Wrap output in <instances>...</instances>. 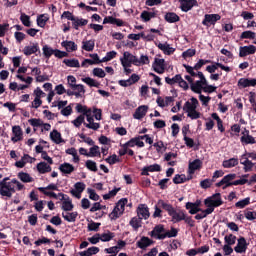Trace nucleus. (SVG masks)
<instances>
[{
    "instance_id": "55",
    "label": "nucleus",
    "mask_w": 256,
    "mask_h": 256,
    "mask_svg": "<svg viewBox=\"0 0 256 256\" xmlns=\"http://www.w3.org/2000/svg\"><path fill=\"white\" fill-rule=\"evenodd\" d=\"M42 51L43 55H45L47 58L51 57V55H55V50L47 45L43 46Z\"/></svg>"
},
{
    "instance_id": "57",
    "label": "nucleus",
    "mask_w": 256,
    "mask_h": 256,
    "mask_svg": "<svg viewBox=\"0 0 256 256\" xmlns=\"http://www.w3.org/2000/svg\"><path fill=\"white\" fill-rule=\"evenodd\" d=\"M72 123L76 127H81L83 123L85 124V115L78 116L75 120L72 121Z\"/></svg>"
},
{
    "instance_id": "47",
    "label": "nucleus",
    "mask_w": 256,
    "mask_h": 256,
    "mask_svg": "<svg viewBox=\"0 0 256 256\" xmlns=\"http://www.w3.org/2000/svg\"><path fill=\"white\" fill-rule=\"evenodd\" d=\"M211 213H213V209L211 208H207L206 210H201V213L197 214L195 216V219L197 220L205 219V217H207V215H211Z\"/></svg>"
},
{
    "instance_id": "20",
    "label": "nucleus",
    "mask_w": 256,
    "mask_h": 256,
    "mask_svg": "<svg viewBox=\"0 0 256 256\" xmlns=\"http://www.w3.org/2000/svg\"><path fill=\"white\" fill-rule=\"evenodd\" d=\"M86 120L88 123L84 122V125L87 129H92L93 131H97L101 127V124L95 122V118H93V116L86 118Z\"/></svg>"
},
{
    "instance_id": "22",
    "label": "nucleus",
    "mask_w": 256,
    "mask_h": 256,
    "mask_svg": "<svg viewBox=\"0 0 256 256\" xmlns=\"http://www.w3.org/2000/svg\"><path fill=\"white\" fill-rule=\"evenodd\" d=\"M59 171H61V173H64V175H71V173L75 171V167L70 163L65 162L59 166Z\"/></svg>"
},
{
    "instance_id": "36",
    "label": "nucleus",
    "mask_w": 256,
    "mask_h": 256,
    "mask_svg": "<svg viewBox=\"0 0 256 256\" xmlns=\"http://www.w3.org/2000/svg\"><path fill=\"white\" fill-rule=\"evenodd\" d=\"M83 83H86L89 87H96L99 88L101 86V83L97 82V80L91 78V77H85L82 78Z\"/></svg>"
},
{
    "instance_id": "42",
    "label": "nucleus",
    "mask_w": 256,
    "mask_h": 256,
    "mask_svg": "<svg viewBox=\"0 0 256 256\" xmlns=\"http://www.w3.org/2000/svg\"><path fill=\"white\" fill-rule=\"evenodd\" d=\"M126 145L130 147H135V145H137V147H145V143L141 141L138 137L132 138L129 142L126 143Z\"/></svg>"
},
{
    "instance_id": "3",
    "label": "nucleus",
    "mask_w": 256,
    "mask_h": 256,
    "mask_svg": "<svg viewBox=\"0 0 256 256\" xmlns=\"http://www.w3.org/2000/svg\"><path fill=\"white\" fill-rule=\"evenodd\" d=\"M204 205L207 209H212V213L215 211V207H221L223 205V200L221 199V194L216 193L204 200Z\"/></svg>"
},
{
    "instance_id": "4",
    "label": "nucleus",
    "mask_w": 256,
    "mask_h": 256,
    "mask_svg": "<svg viewBox=\"0 0 256 256\" xmlns=\"http://www.w3.org/2000/svg\"><path fill=\"white\" fill-rule=\"evenodd\" d=\"M198 79L200 80L191 84V89L194 93L201 94V91H203L205 85H207V79L205 78V75H203V72H198Z\"/></svg>"
},
{
    "instance_id": "41",
    "label": "nucleus",
    "mask_w": 256,
    "mask_h": 256,
    "mask_svg": "<svg viewBox=\"0 0 256 256\" xmlns=\"http://www.w3.org/2000/svg\"><path fill=\"white\" fill-rule=\"evenodd\" d=\"M63 63H65L67 67H75L77 69L81 67V65L79 64V60L77 59H64Z\"/></svg>"
},
{
    "instance_id": "38",
    "label": "nucleus",
    "mask_w": 256,
    "mask_h": 256,
    "mask_svg": "<svg viewBox=\"0 0 256 256\" xmlns=\"http://www.w3.org/2000/svg\"><path fill=\"white\" fill-rule=\"evenodd\" d=\"M241 142L245 143L246 145H254V143H256L255 138L249 135V132L243 134V136L241 137Z\"/></svg>"
},
{
    "instance_id": "29",
    "label": "nucleus",
    "mask_w": 256,
    "mask_h": 256,
    "mask_svg": "<svg viewBox=\"0 0 256 256\" xmlns=\"http://www.w3.org/2000/svg\"><path fill=\"white\" fill-rule=\"evenodd\" d=\"M186 209L189 210L190 215H195L201 211V208H199V204L197 203H186Z\"/></svg>"
},
{
    "instance_id": "56",
    "label": "nucleus",
    "mask_w": 256,
    "mask_h": 256,
    "mask_svg": "<svg viewBox=\"0 0 256 256\" xmlns=\"http://www.w3.org/2000/svg\"><path fill=\"white\" fill-rule=\"evenodd\" d=\"M185 181H187V177H185L184 174L175 175V177L173 178V183H175V185H179L180 183H185Z\"/></svg>"
},
{
    "instance_id": "11",
    "label": "nucleus",
    "mask_w": 256,
    "mask_h": 256,
    "mask_svg": "<svg viewBox=\"0 0 256 256\" xmlns=\"http://www.w3.org/2000/svg\"><path fill=\"white\" fill-rule=\"evenodd\" d=\"M180 2V8L184 13H187V11H191L195 5H197V0H179Z\"/></svg>"
},
{
    "instance_id": "43",
    "label": "nucleus",
    "mask_w": 256,
    "mask_h": 256,
    "mask_svg": "<svg viewBox=\"0 0 256 256\" xmlns=\"http://www.w3.org/2000/svg\"><path fill=\"white\" fill-rule=\"evenodd\" d=\"M48 21H49V16H47L46 14H41L37 18V25L38 27H45Z\"/></svg>"
},
{
    "instance_id": "63",
    "label": "nucleus",
    "mask_w": 256,
    "mask_h": 256,
    "mask_svg": "<svg viewBox=\"0 0 256 256\" xmlns=\"http://www.w3.org/2000/svg\"><path fill=\"white\" fill-rule=\"evenodd\" d=\"M68 85L71 89L77 87V78L75 76H68Z\"/></svg>"
},
{
    "instance_id": "18",
    "label": "nucleus",
    "mask_w": 256,
    "mask_h": 256,
    "mask_svg": "<svg viewBox=\"0 0 256 256\" xmlns=\"http://www.w3.org/2000/svg\"><path fill=\"white\" fill-rule=\"evenodd\" d=\"M202 165H203V162L200 159H196L192 162H189L188 173L190 175H193V173L199 170L202 167Z\"/></svg>"
},
{
    "instance_id": "10",
    "label": "nucleus",
    "mask_w": 256,
    "mask_h": 256,
    "mask_svg": "<svg viewBox=\"0 0 256 256\" xmlns=\"http://www.w3.org/2000/svg\"><path fill=\"white\" fill-rule=\"evenodd\" d=\"M221 16L219 14H206L204 16V20L202 21V24H204L206 27H209L210 25H215L216 21H220Z\"/></svg>"
},
{
    "instance_id": "30",
    "label": "nucleus",
    "mask_w": 256,
    "mask_h": 256,
    "mask_svg": "<svg viewBox=\"0 0 256 256\" xmlns=\"http://www.w3.org/2000/svg\"><path fill=\"white\" fill-rule=\"evenodd\" d=\"M72 91H74L75 97L79 99V97H83L85 95V86L82 84H77L74 88H72Z\"/></svg>"
},
{
    "instance_id": "12",
    "label": "nucleus",
    "mask_w": 256,
    "mask_h": 256,
    "mask_svg": "<svg viewBox=\"0 0 256 256\" xmlns=\"http://www.w3.org/2000/svg\"><path fill=\"white\" fill-rule=\"evenodd\" d=\"M58 195L60 197V201H63V211H73V202H71V199L69 197L65 198V194L63 193H59Z\"/></svg>"
},
{
    "instance_id": "35",
    "label": "nucleus",
    "mask_w": 256,
    "mask_h": 256,
    "mask_svg": "<svg viewBox=\"0 0 256 256\" xmlns=\"http://www.w3.org/2000/svg\"><path fill=\"white\" fill-rule=\"evenodd\" d=\"M88 23L89 21L83 18L74 17V20H73L74 29L76 30L79 29V27H85V25H87Z\"/></svg>"
},
{
    "instance_id": "19",
    "label": "nucleus",
    "mask_w": 256,
    "mask_h": 256,
    "mask_svg": "<svg viewBox=\"0 0 256 256\" xmlns=\"http://www.w3.org/2000/svg\"><path fill=\"white\" fill-rule=\"evenodd\" d=\"M244 159V161H243ZM241 165H244V171L245 173H249V171H251L253 169V167L255 166L254 163L251 162V160H249V158L246 157L245 154H243L241 156Z\"/></svg>"
},
{
    "instance_id": "62",
    "label": "nucleus",
    "mask_w": 256,
    "mask_h": 256,
    "mask_svg": "<svg viewBox=\"0 0 256 256\" xmlns=\"http://www.w3.org/2000/svg\"><path fill=\"white\" fill-rule=\"evenodd\" d=\"M87 193L89 195V199H92V201H99V196L95 193V190L88 188Z\"/></svg>"
},
{
    "instance_id": "9",
    "label": "nucleus",
    "mask_w": 256,
    "mask_h": 256,
    "mask_svg": "<svg viewBox=\"0 0 256 256\" xmlns=\"http://www.w3.org/2000/svg\"><path fill=\"white\" fill-rule=\"evenodd\" d=\"M235 177H237L236 174H228L220 182H218L216 184V186L222 187V189H227V187H231V185L233 184V182H231V181H233V179H235Z\"/></svg>"
},
{
    "instance_id": "5",
    "label": "nucleus",
    "mask_w": 256,
    "mask_h": 256,
    "mask_svg": "<svg viewBox=\"0 0 256 256\" xmlns=\"http://www.w3.org/2000/svg\"><path fill=\"white\" fill-rule=\"evenodd\" d=\"M120 61L123 67H131V65H137L139 63V58L135 57V55L130 52H124Z\"/></svg>"
},
{
    "instance_id": "37",
    "label": "nucleus",
    "mask_w": 256,
    "mask_h": 256,
    "mask_svg": "<svg viewBox=\"0 0 256 256\" xmlns=\"http://www.w3.org/2000/svg\"><path fill=\"white\" fill-rule=\"evenodd\" d=\"M158 205L160 207H162V209H164L165 211H167L168 215H171L174 211L175 208H173V206L171 204H167L165 201L163 200H159L158 201Z\"/></svg>"
},
{
    "instance_id": "16",
    "label": "nucleus",
    "mask_w": 256,
    "mask_h": 256,
    "mask_svg": "<svg viewBox=\"0 0 256 256\" xmlns=\"http://www.w3.org/2000/svg\"><path fill=\"white\" fill-rule=\"evenodd\" d=\"M234 251L236 253H245L247 251V240H245L243 237L239 238Z\"/></svg>"
},
{
    "instance_id": "25",
    "label": "nucleus",
    "mask_w": 256,
    "mask_h": 256,
    "mask_svg": "<svg viewBox=\"0 0 256 256\" xmlns=\"http://www.w3.org/2000/svg\"><path fill=\"white\" fill-rule=\"evenodd\" d=\"M239 165V160L237 158H230L228 160H224L222 163V167L224 169H231V167H237Z\"/></svg>"
},
{
    "instance_id": "60",
    "label": "nucleus",
    "mask_w": 256,
    "mask_h": 256,
    "mask_svg": "<svg viewBox=\"0 0 256 256\" xmlns=\"http://www.w3.org/2000/svg\"><path fill=\"white\" fill-rule=\"evenodd\" d=\"M224 239L227 245H235V242L237 241V236L230 234L228 236H225Z\"/></svg>"
},
{
    "instance_id": "39",
    "label": "nucleus",
    "mask_w": 256,
    "mask_h": 256,
    "mask_svg": "<svg viewBox=\"0 0 256 256\" xmlns=\"http://www.w3.org/2000/svg\"><path fill=\"white\" fill-rule=\"evenodd\" d=\"M157 16L156 12L143 11L140 15L141 19L145 22L151 21V19Z\"/></svg>"
},
{
    "instance_id": "44",
    "label": "nucleus",
    "mask_w": 256,
    "mask_h": 256,
    "mask_svg": "<svg viewBox=\"0 0 256 256\" xmlns=\"http://www.w3.org/2000/svg\"><path fill=\"white\" fill-rule=\"evenodd\" d=\"M165 20L168 23H177V21H179V16L173 12H170L165 15Z\"/></svg>"
},
{
    "instance_id": "24",
    "label": "nucleus",
    "mask_w": 256,
    "mask_h": 256,
    "mask_svg": "<svg viewBox=\"0 0 256 256\" xmlns=\"http://www.w3.org/2000/svg\"><path fill=\"white\" fill-rule=\"evenodd\" d=\"M110 23L111 25H117V27L123 26V20L114 18L113 16L105 17L103 24Z\"/></svg>"
},
{
    "instance_id": "27",
    "label": "nucleus",
    "mask_w": 256,
    "mask_h": 256,
    "mask_svg": "<svg viewBox=\"0 0 256 256\" xmlns=\"http://www.w3.org/2000/svg\"><path fill=\"white\" fill-rule=\"evenodd\" d=\"M155 171H161V166L159 164H153V165L144 167L142 170V175H149V172L153 173Z\"/></svg>"
},
{
    "instance_id": "13",
    "label": "nucleus",
    "mask_w": 256,
    "mask_h": 256,
    "mask_svg": "<svg viewBox=\"0 0 256 256\" xmlns=\"http://www.w3.org/2000/svg\"><path fill=\"white\" fill-rule=\"evenodd\" d=\"M150 235L154 239H165V228L162 225H158L150 232Z\"/></svg>"
},
{
    "instance_id": "14",
    "label": "nucleus",
    "mask_w": 256,
    "mask_h": 256,
    "mask_svg": "<svg viewBox=\"0 0 256 256\" xmlns=\"http://www.w3.org/2000/svg\"><path fill=\"white\" fill-rule=\"evenodd\" d=\"M239 51V57H247V55H254L256 47L254 45L241 46Z\"/></svg>"
},
{
    "instance_id": "15",
    "label": "nucleus",
    "mask_w": 256,
    "mask_h": 256,
    "mask_svg": "<svg viewBox=\"0 0 256 256\" xmlns=\"http://www.w3.org/2000/svg\"><path fill=\"white\" fill-rule=\"evenodd\" d=\"M151 245H153V240L146 236L141 237V239L136 242V247L139 249H147V247H151Z\"/></svg>"
},
{
    "instance_id": "64",
    "label": "nucleus",
    "mask_w": 256,
    "mask_h": 256,
    "mask_svg": "<svg viewBox=\"0 0 256 256\" xmlns=\"http://www.w3.org/2000/svg\"><path fill=\"white\" fill-rule=\"evenodd\" d=\"M105 251L111 254V256H117V253H119V247L114 246V247L106 248Z\"/></svg>"
},
{
    "instance_id": "31",
    "label": "nucleus",
    "mask_w": 256,
    "mask_h": 256,
    "mask_svg": "<svg viewBox=\"0 0 256 256\" xmlns=\"http://www.w3.org/2000/svg\"><path fill=\"white\" fill-rule=\"evenodd\" d=\"M61 45L62 47H65L68 53H71V51H77V44H75L73 41H63Z\"/></svg>"
},
{
    "instance_id": "50",
    "label": "nucleus",
    "mask_w": 256,
    "mask_h": 256,
    "mask_svg": "<svg viewBox=\"0 0 256 256\" xmlns=\"http://www.w3.org/2000/svg\"><path fill=\"white\" fill-rule=\"evenodd\" d=\"M249 203H251V198H245L243 200L238 201L235 204V207H237L238 209H244V207H247Z\"/></svg>"
},
{
    "instance_id": "49",
    "label": "nucleus",
    "mask_w": 256,
    "mask_h": 256,
    "mask_svg": "<svg viewBox=\"0 0 256 256\" xmlns=\"http://www.w3.org/2000/svg\"><path fill=\"white\" fill-rule=\"evenodd\" d=\"M20 21H22L25 27H31V17H29V15L22 13L20 16Z\"/></svg>"
},
{
    "instance_id": "1",
    "label": "nucleus",
    "mask_w": 256,
    "mask_h": 256,
    "mask_svg": "<svg viewBox=\"0 0 256 256\" xmlns=\"http://www.w3.org/2000/svg\"><path fill=\"white\" fill-rule=\"evenodd\" d=\"M197 107H199V100L197 98L192 97L190 101H187L183 106V111L187 113V117L190 119H199L201 117V113L197 111Z\"/></svg>"
},
{
    "instance_id": "53",
    "label": "nucleus",
    "mask_w": 256,
    "mask_h": 256,
    "mask_svg": "<svg viewBox=\"0 0 256 256\" xmlns=\"http://www.w3.org/2000/svg\"><path fill=\"white\" fill-rule=\"evenodd\" d=\"M92 73L94 77H99L100 79H103V77L106 75L105 70L102 68H94Z\"/></svg>"
},
{
    "instance_id": "6",
    "label": "nucleus",
    "mask_w": 256,
    "mask_h": 256,
    "mask_svg": "<svg viewBox=\"0 0 256 256\" xmlns=\"http://www.w3.org/2000/svg\"><path fill=\"white\" fill-rule=\"evenodd\" d=\"M15 193V185L12 182L0 184V195L11 199Z\"/></svg>"
},
{
    "instance_id": "26",
    "label": "nucleus",
    "mask_w": 256,
    "mask_h": 256,
    "mask_svg": "<svg viewBox=\"0 0 256 256\" xmlns=\"http://www.w3.org/2000/svg\"><path fill=\"white\" fill-rule=\"evenodd\" d=\"M39 51V45L38 44H31L29 46H25L23 49L24 55H33V53H37Z\"/></svg>"
},
{
    "instance_id": "8",
    "label": "nucleus",
    "mask_w": 256,
    "mask_h": 256,
    "mask_svg": "<svg viewBox=\"0 0 256 256\" xmlns=\"http://www.w3.org/2000/svg\"><path fill=\"white\" fill-rule=\"evenodd\" d=\"M152 67L156 73L163 75V73H165V59L155 58Z\"/></svg>"
},
{
    "instance_id": "58",
    "label": "nucleus",
    "mask_w": 256,
    "mask_h": 256,
    "mask_svg": "<svg viewBox=\"0 0 256 256\" xmlns=\"http://www.w3.org/2000/svg\"><path fill=\"white\" fill-rule=\"evenodd\" d=\"M115 57H117V52L110 51V52H107L106 56L102 58L101 61H103V63H107V61H111V59H115Z\"/></svg>"
},
{
    "instance_id": "17",
    "label": "nucleus",
    "mask_w": 256,
    "mask_h": 256,
    "mask_svg": "<svg viewBox=\"0 0 256 256\" xmlns=\"http://www.w3.org/2000/svg\"><path fill=\"white\" fill-rule=\"evenodd\" d=\"M147 111H149V106L147 105H142L138 107L133 114L134 119H143V117L147 115Z\"/></svg>"
},
{
    "instance_id": "40",
    "label": "nucleus",
    "mask_w": 256,
    "mask_h": 256,
    "mask_svg": "<svg viewBox=\"0 0 256 256\" xmlns=\"http://www.w3.org/2000/svg\"><path fill=\"white\" fill-rule=\"evenodd\" d=\"M141 221H143L140 217H133L130 222L129 225H131V227L134 229V231H138L139 228L141 227Z\"/></svg>"
},
{
    "instance_id": "21",
    "label": "nucleus",
    "mask_w": 256,
    "mask_h": 256,
    "mask_svg": "<svg viewBox=\"0 0 256 256\" xmlns=\"http://www.w3.org/2000/svg\"><path fill=\"white\" fill-rule=\"evenodd\" d=\"M12 133L14 134V137H12L13 143H17V141H21L23 137V131L21 130L20 126H13Z\"/></svg>"
},
{
    "instance_id": "46",
    "label": "nucleus",
    "mask_w": 256,
    "mask_h": 256,
    "mask_svg": "<svg viewBox=\"0 0 256 256\" xmlns=\"http://www.w3.org/2000/svg\"><path fill=\"white\" fill-rule=\"evenodd\" d=\"M82 49H84V51H93V49H95V42L93 40L84 41Z\"/></svg>"
},
{
    "instance_id": "32",
    "label": "nucleus",
    "mask_w": 256,
    "mask_h": 256,
    "mask_svg": "<svg viewBox=\"0 0 256 256\" xmlns=\"http://www.w3.org/2000/svg\"><path fill=\"white\" fill-rule=\"evenodd\" d=\"M51 140L56 143V145H59L60 143H63V138H61V133L57 130H53L50 133Z\"/></svg>"
},
{
    "instance_id": "28",
    "label": "nucleus",
    "mask_w": 256,
    "mask_h": 256,
    "mask_svg": "<svg viewBox=\"0 0 256 256\" xmlns=\"http://www.w3.org/2000/svg\"><path fill=\"white\" fill-rule=\"evenodd\" d=\"M158 48H160L165 55H172V53H175V49L167 43H159Z\"/></svg>"
},
{
    "instance_id": "45",
    "label": "nucleus",
    "mask_w": 256,
    "mask_h": 256,
    "mask_svg": "<svg viewBox=\"0 0 256 256\" xmlns=\"http://www.w3.org/2000/svg\"><path fill=\"white\" fill-rule=\"evenodd\" d=\"M18 179L23 181V183H31L33 181V178L28 173L24 172L18 173Z\"/></svg>"
},
{
    "instance_id": "59",
    "label": "nucleus",
    "mask_w": 256,
    "mask_h": 256,
    "mask_svg": "<svg viewBox=\"0 0 256 256\" xmlns=\"http://www.w3.org/2000/svg\"><path fill=\"white\" fill-rule=\"evenodd\" d=\"M113 237H115V235H113V233L111 232L103 233V234H100V241H104V242L111 241Z\"/></svg>"
},
{
    "instance_id": "52",
    "label": "nucleus",
    "mask_w": 256,
    "mask_h": 256,
    "mask_svg": "<svg viewBox=\"0 0 256 256\" xmlns=\"http://www.w3.org/2000/svg\"><path fill=\"white\" fill-rule=\"evenodd\" d=\"M86 167L87 169H89V171H93L94 173H97V163L95 161L87 160Z\"/></svg>"
},
{
    "instance_id": "23",
    "label": "nucleus",
    "mask_w": 256,
    "mask_h": 256,
    "mask_svg": "<svg viewBox=\"0 0 256 256\" xmlns=\"http://www.w3.org/2000/svg\"><path fill=\"white\" fill-rule=\"evenodd\" d=\"M170 217H172L173 223H179V221H183L185 219V213H183V211L174 210L170 214Z\"/></svg>"
},
{
    "instance_id": "54",
    "label": "nucleus",
    "mask_w": 256,
    "mask_h": 256,
    "mask_svg": "<svg viewBox=\"0 0 256 256\" xmlns=\"http://www.w3.org/2000/svg\"><path fill=\"white\" fill-rule=\"evenodd\" d=\"M180 79H181V75L177 74L173 78L166 77L165 81L168 85H175V83H179Z\"/></svg>"
},
{
    "instance_id": "34",
    "label": "nucleus",
    "mask_w": 256,
    "mask_h": 256,
    "mask_svg": "<svg viewBox=\"0 0 256 256\" xmlns=\"http://www.w3.org/2000/svg\"><path fill=\"white\" fill-rule=\"evenodd\" d=\"M37 170L41 173V174H45V173H51V167L49 166V164L45 163V162H40L37 164Z\"/></svg>"
},
{
    "instance_id": "48",
    "label": "nucleus",
    "mask_w": 256,
    "mask_h": 256,
    "mask_svg": "<svg viewBox=\"0 0 256 256\" xmlns=\"http://www.w3.org/2000/svg\"><path fill=\"white\" fill-rule=\"evenodd\" d=\"M39 191H41V193H43L44 195H47V197H53V199H59V194L57 195L55 192H49L47 191V188L45 187H39L38 188Z\"/></svg>"
},
{
    "instance_id": "51",
    "label": "nucleus",
    "mask_w": 256,
    "mask_h": 256,
    "mask_svg": "<svg viewBox=\"0 0 256 256\" xmlns=\"http://www.w3.org/2000/svg\"><path fill=\"white\" fill-rule=\"evenodd\" d=\"M98 155H101V151L99 150V146L94 145L90 148V151L88 152V157H97Z\"/></svg>"
},
{
    "instance_id": "33",
    "label": "nucleus",
    "mask_w": 256,
    "mask_h": 256,
    "mask_svg": "<svg viewBox=\"0 0 256 256\" xmlns=\"http://www.w3.org/2000/svg\"><path fill=\"white\" fill-rule=\"evenodd\" d=\"M62 217L65 221H68V223H75V220L77 219V212H63Z\"/></svg>"
},
{
    "instance_id": "7",
    "label": "nucleus",
    "mask_w": 256,
    "mask_h": 256,
    "mask_svg": "<svg viewBox=\"0 0 256 256\" xmlns=\"http://www.w3.org/2000/svg\"><path fill=\"white\" fill-rule=\"evenodd\" d=\"M137 215L140 219L147 220L151 217V213L149 212V207L146 204H139L137 208Z\"/></svg>"
},
{
    "instance_id": "2",
    "label": "nucleus",
    "mask_w": 256,
    "mask_h": 256,
    "mask_svg": "<svg viewBox=\"0 0 256 256\" xmlns=\"http://www.w3.org/2000/svg\"><path fill=\"white\" fill-rule=\"evenodd\" d=\"M127 198L120 199L116 206L114 207L113 211L110 213L109 217L112 221L119 219L123 213H125V206L127 205Z\"/></svg>"
},
{
    "instance_id": "61",
    "label": "nucleus",
    "mask_w": 256,
    "mask_h": 256,
    "mask_svg": "<svg viewBox=\"0 0 256 256\" xmlns=\"http://www.w3.org/2000/svg\"><path fill=\"white\" fill-rule=\"evenodd\" d=\"M241 39H255V32L252 31H244L241 34Z\"/></svg>"
}]
</instances>
